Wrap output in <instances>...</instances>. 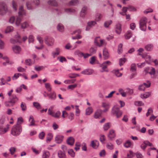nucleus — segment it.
<instances>
[{"label":"nucleus","mask_w":158,"mask_h":158,"mask_svg":"<svg viewBox=\"0 0 158 158\" xmlns=\"http://www.w3.org/2000/svg\"><path fill=\"white\" fill-rule=\"evenodd\" d=\"M45 87L48 92H51L52 89V87L51 84L49 83H46L44 84Z\"/></svg>","instance_id":"35"},{"label":"nucleus","mask_w":158,"mask_h":158,"mask_svg":"<svg viewBox=\"0 0 158 158\" xmlns=\"http://www.w3.org/2000/svg\"><path fill=\"white\" fill-rule=\"evenodd\" d=\"M15 38L16 40L13 39H11L10 40V42L13 44H14L17 42L21 43V36L18 33H17L15 36Z\"/></svg>","instance_id":"11"},{"label":"nucleus","mask_w":158,"mask_h":158,"mask_svg":"<svg viewBox=\"0 0 158 158\" xmlns=\"http://www.w3.org/2000/svg\"><path fill=\"white\" fill-rule=\"evenodd\" d=\"M68 154L72 157L75 156V152L72 149H69L68 151Z\"/></svg>","instance_id":"54"},{"label":"nucleus","mask_w":158,"mask_h":158,"mask_svg":"<svg viewBox=\"0 0 158 158\" xmlns=\"http://www.w3.org/2000/svg\"><path fill=\"white\" fill-rule=\"evenodd\" d=\"M64 136L62 135H57L55 138V141L57 143H61L63 141Z\"/></svg>","instance_id":"14"},{"label":"nucleus","mask_w":158,"mask_h":158,"mask_svg":"<svg viewBox=\"0 0 158 158\" xmlns=\"http://www.w3.org/2000/svg\"><path fill=\"white\" fill-rule=\"evenodd\" d=\"M22 131V127L21 125L17 123L13 126L11 130V134L14 136L19 135Z\"/></svg>","instance_id":"1"},{"label":"nucleus","mask_w":158,"mask_h":158,"mask_svg":"<svg viewBox=\"0 0 158 158\" xmlns=\"http://www.w3.org/2000/svg\"><path fill=\"white\" fill-rule=\"evenodd\" d=\"M48 4L54 6H58L57 2L55 0H49L48 2Z\"/></svg>","instance_id":"36"},{"label":"nucleus","mask_w":158,"mask_h":158,"mask_svg":"<svg viewBox=\"0 0 158 158\" xmlns=\"http://www.w3.org/2000/svg\"><path fill=\"white\" fill-rule=\"evenodd\" d=\"M111 112L112 114L118 118H120L122 114V111L120 110L119 108L116 106L113 107Z\"/></svg>","instance_id":"2"},{"label":"nucleus","mask_w":158,"mask_h":158,"mask_svg":"<svg viewBox=\"0 0 158 158\" xmlns=\"http://www.w3.org/2000/svg\"><path fill=\"white\" fill-rule=\"evenodd\" d=\"M132 35V33L131 31H128L124 35L125 39L127 40L129 39Z\"/></svg>","instance_id":"29"},{"label":"nucleus","mask_w":158,"mask_h":158,"mask_svg":"<svg viewBox=\"0 0 158 158\" xmlns=\"http://www.w3.org/2000/svg\"><path fill=\"white\" fill-rule=\"evenodd\" d=\"M151 93L150 92H146L143 94H141V97L142 98H146L149 97L151 95Z\"/></svg>","instance_id":"33"},{"label":"nucleus","mask_w":158,"mask_h":158,"mask_svg":"<svg viewBox=\"0 0 158 158\" xmlns=\"http://www.w3.org/2000/svg\"><path fill=\"white\" fill-rule=\"evenodd\" d=\"M47 95L51 100H55L56 98V95L55 92L53 91L49 94H47Z\"/></svg>","instance_id":"20"},{"label":"nucleus","mask_w":158,"mask_h":158,"mask_svg":"<svg viewBox=\"0 0 158 158\" xmlns=\"http://www.w3.org/2000/svg\"><path fill=\"white\" fill-rule=\"evenodd\" d=\"M136 67L135 64H132L131 66L130 70L131 72H135L136 71Z\"/></svg>","instance_id":"52"},{"label":"nucleus","mask_w":158,"mask_h":158,"mask_svg":"<svg viewBox=\"0 0 158 158\" xmlns=\"http://www.w3.org/2000/svg\"><path fill=\"white\" fill-rule=\"evenodd\" d=\"M53 135L52 133H48L47 136L46 142L48 143L51 141L53 138Z\"/></svg>","instance_id":"37"},{"label":"nucleus","mask_w":158,"mask_h":158,"mask_svg":"<svg viewBox=\"0 0 158 158\" xmlns=\"http://www.w3.org/2000/svg\"><path fill=\"white\" fill-rule=\"evenodd\" d=\"M57 29L60 32H63L64 30L63 25L61 23H59L57 27Z\"/></svg>","instance_id":"38"},{"label":"nucleus","mask_w":158,"mask_h":158,"mask_svg":"<svg viewBox=\"0 0 158 158\" xmlns=\"http://www.w3.org/2000/svg\"><path fill=\"white\" fill-rule=\"evenodd\" d=\"M28 26V24L26 22L23 23L21 25V28L23 29H25L27 28Z\"/></svg>","instance_id":"63"},{"label":"nucleus","mask_w":158,"mask_h":158,"mask_svg":"<svg viewBox=\"0 0 158 158\" xmlns=\"http://www.w3.org/2000/svg\"><path fill=\"white\" fill-rule=\"evenodd\" d=\"M44 40L45 44L48 46H52L54 44V39L51 37H47Z\"/></svg>","instance_id":"10"},{"label":"nucleus","mask_w":158,"mask_h":158,"mask_svg":"<svg viewBox=\"0 0 158 158\" xmlns=\"http://www.w3.org/2000/svg\"><path fill=\"white\" fill-rule=\"evenodd\" d=\"M103 53L104 59H107L109 57V54L107 49L106 48H104L103 50Z\"/></svg>","instance_id":"22"},{"label":"nucleus","mask_w":158,"mask_h":158,"mask_svg":"<svg viewBox=\"0 0 158 158\" xmlns=\"http://www.w3.org/2000/svg\"><path fill=\"white\" fill-rule=\"evenodd\" d=\"M10 99V102L12 104H14L18 100V98L15 95H13L11 97Z\"/></svg>","instance_id":"16"},{"label":"nucleus","mask_w":158,"mask_h":158,"mask_svg":"<svg viewBox=\"0 0 158 158\" xmlns=\"http://www.w3.org/2000/svg\"><path fill=\"white\" fill-rule=\"evenodd\" d=\"M153 48V45L152 44H148L145 46V48L148 51H151Z\"/></svg>","instance_id":"43"},{"label":"nucleus","mask_w":158,"mask_h":158,"mask_svg":"<svg viewBox=\"0 0 158 158\" xmlns=\"http://www.w3.org/2000/svg\"><path fill=\"white\" fill-rule=\"evenodd\" d=\"M61 150H59L58 152V156L60 158H66V155Z\"/></svg>","instance_id":"23"},{"label":"nucleus","mask_w":158,"mask_h":158,"mask_svg":"<svg viewBox=\"0 0 158 158\" xmlns=\"http://www.w3.org/2000/svg\"><path fill=\"white\" fill-rule=\"evenodd\" d=\"M9 151L11 155H13L16 151V148L14 147H11L9 149Z\"/></svg>","instance_id":"61"},{"label":"nucleus","mask_w":158,"mask_h":158,"mask_svg":"<svg viewBox=\"0 0 158 158\" xmlns=\"http://www.w3.org/2000/svg\"><path fill=\"white\" fill-rule=\"evenodd\" d=\"M74 139L73 137H70L67 140V143L71 145H73L74 143Z\"/></svg>","instance_id":"24"},{"label":"nucleus","mask_w":158,"mask_h":158,"mask_svg":"<svg viewBox=\"0 0 158 158\" xmlns=\"http://www.w3.org/2000/svg\"><path fill=\"white\" fill-rule=\"evenodd\" d=\"M99 145V143L98 141L96 140H94L92 141L90 145L93 148H97Z\"/></svg>","instance_id":"17"},{"label":"nucleus","mask_w":158,"mask_h":158,"mask_svg":"<svg viewBox=\"0 0 158 158\" xmlns=\"http://www.w3.org/2000/svg\"><path fill=\"white\" fill-rule=\"evenodd\" d=\"M123 44H119L118 46V54H121L123 51Z\"/></svg>","instance_id":"44"},{"label":"nucleus","mask_w":158,"mask_h":158,"mask_svg":"<svg viewBox=\"0 0 158 158\" xmlns=\"http://www.w3.org/2000/svg\"><path fill=\"white\" fill-rule=\"evenodd\" d=\"M7 10V9L6 4L3 2H0V14H5Z\"/></svg>","instance_id":"7"},{"label":"nucleus","mask_w":158,"mask_h":158,"mask_svg":"<svg viewBox=\"0 0 158 158\" xmlns=\"http://www.w3.org/2000/svg\"><path fill=\"white\" fill-rule=\"evenodd\" d=\"M112 23L111 20H109L106 21L104 23V26L106 27H108Z\"/></svg>","instance_id":"48"},{"label":"nucleus","mask_w":158,"mask_h":158,"mask_svg":"<svg viewBox=\"0 0 158 158\" xmlns=\"http://www.w3.org/2000/svg\"><path fill=\"white\" fill-rule=\"evenodd\" d=\"M143 85L145 87V88H148L151 86V83L150 81H148L146 82L143 83Z\"/></svg>","instance_id":"56"},{"label":"nucleus","mask_w":158,"mask_h":158,"mask_svg":"<svg viewBox=\"0 0 158 158\" xmlns=\"http://www.w3.org/2000/svg\"><path fill=\"white\" fill-rule=\"evenodd\" d=\"M100 67L102 68V70H100V72H103L105 71L108 72V70L107 69H106L107 68V65L105 64V63H103L100 66Z\"/></svg>","instance_id":"26"},{"label":"nucleus","mask_w":158,"mask_h":158,"mask_svg":"<svg viewBox=\"0 0 158 158\" xmlns=\"http://www.w3.org/2000/svg\"><path fill=\"white\" fill-rule=\"evenodd\" d=\"M142 57L143 58L145 59L146 61L148 63H149L150 61H151V57L150 55L146 54L142 55Z\"/></svg>","instance_id":"25"},{"label":"nucleus","mask_w":158,"mask_h":158,"mask_svg":"<svg viewBox=\"0 0 158 158\" xmlns=\"http://www.w3.org/2000/svg\"><path fill=\"white\" fill-rule=\"evenodd\" d=\"M25 63L26 64L31 66L34 64V62L31 59H28L25 60Z\"/></svg>","instance_id":"49"},{"label":"nucleus","mask_w":158,"mask_h":158,"mask_svg":"<svg viewBox=\"0 0 158 158\" xmlns=\"http://www.w3.org/2000/svg\"><path fill=\"white\" fill-rule=\"evenodd\" d=\"M93 112V109L91 107H89L86 110V114L90 115Z\"/></svg>","instance_id":"45"},{"label":"nucleus","mask_w":158,"mask_h":158,"mask_svg":"<svg viewBox=\"0 0 158 158\" xmlns=\"http://www.w3.org/2000/svg\"><path fill=\"white\" fill-rule=\"evenodd\" d=\"M10 128V125L7 124L5 127L2 125H0V135H2L8 131Z\"/></svg>","instance_id":"9"},{"label":"nucleus","mask_w":158,"mask_h":158,"mask_svg":"<svg viewBox=\"0 0 158 158\" xmlns=\"http://www.w3.org/2000/svg\"><path fill=\"white\" fill-rule=\"evenodd\" d=\"M106 139L105 136L103 135H101L100 136V140L102 143H104V141Z\"/></svg>","instance_id":"64"},{"label":"nucleus","mask_w":158,"mask_h":158,"mask_svg":"<svg viewBox=\"0 0 158 158\" xmlns=\"http://www.w3.org/2000/svg\"><path fill=\"white\" fill-rule=\"evenodd\" d=\"M88 8L87 6H84L82 8L80 13L81 17L84 18L87 14Z\"/></svg>","instance_id":"12"},{"label":"nucleus","mask_w":158,"mask_h":158,"mask_svg":"<svg viewBox=\"0 0 158 158\" xmlns=\"http://www.w3.org/2000/svg\"><path fill=\"white\" fill-rule=\"evenodd\" d=\"M34 2L32 3H31L29 2H27L26 3V6L28 10H31L33 9L34 7V5L36 6L40 4V1L39 0H35Z\"/></svg>","instance_id":"8"},{"label":"nucleus","mask_w":158,"mask_h":158,"mask_svg":"<svg viewBox=\"0 0 158 158\" xmlns=\"http://www.w3.org/2000/svg\"><path fill=\"white\" fill-rule=\"evenodd\" d=\"M60 48H57L55 49V51L53 52L52 53V56L54 58H55L60 54Z\"/></svg>","instance_id":"21"},{"label":"nucleus","mask_w":158,"mask_h":158,"mask_svg":"<svg viewBox=\"0 0 158 158\" xmlns=\"http://www.w3.org/2000/svg\"><path fill=\"white\" fill-rule=\"evenodd\" d=\"M77 86V84L70 85L68 86L67 89H71V90H73Z\"/></svg>","instance_id":"62"},{"label":"nucleus","mask_w":158,"mask_h":158,"mask_svg":"<svg viewBox=\"0 0 158 158\" xmlns=\"http://www.w3.org/2000/svg\"><path fill=\"white\" fill-rule=\"evenodd\" d=\"M74 54L75 55H77L79 57H81L83 55V53L82 52H80L79 50H77L74 52Z\"/></svg>","instance_id":"46"},{"label":"nucleus","mask_w":158,"mask_h":158,"mask_svg":"<svg viewBox=\"0 0 158 158\" xmlns=\"http://www.w3.org/2000/svg\"><path fill=\"white\" fill-rule=\"evenodd\" d=\"M33 106L37 110H40L41 108V106L40 104L36 102H33Z\"/></svg>","instance_id":"41"},{"label":"nucleus","mask_w":158,"mask_h":158,"mask_svg":"<svg viewBox=\"0 0 158 158\" xmlns=\"http://www.w3.org/2000/svg\"><path fill=\"white\" fill-rule=\"evenodd\" d=\"M126 59L125 58L123 57L121 58L119 60V64L120 66L123 65L126 61Z\"/></svg>","instance_id":"51"},{"label":"nucleus","mask_w":158,"mask_h":158,"mask_svg":"<svg viewBox=\"0 0 158 158\" xmlns=\"http://www.w3.org/2000/svg\"><path fill=\"white\" fill-rule=\"evenodd\" d=\"M102 113V110H98L95 113L94 117L95 118H98L101 115Z\"/></svg>","instance_id":"30"},{"label":"nucleus","mask_w":158,"mask_h":158,"mask_svg":"<svg viewBox=\"0 0 158 158\" xmlns=\"http://www.w3.org/2000/svg\"><path fill=\"white\" fill-rule=\"evenodd\" d=\"M79 3L78 0H72L68 3L69 6H75Z\"/></svg>","instance_id":"32"},{"label":"nucleus","mask_w":158,"mask_h":158,"mask_svg":"<svg viewBox=\"0 0 158 158\" xmlns=\"http://www.w3.org/2000/svg\"><path fill=\"white\" fill-rule=\"evenodd\" d=\"M102 18V15L99 13H97L95 15V20L97 21H100Z\"/></svg>","instance_id":"39"},{"label":"nucleus","mask_w":158,"mask_h":158,"mask_svg":"<svg viewBox=\"0 0 158 158\" xmlns=\"http://www.w3.org/2000/svg\"><path fill=\"white\" fill-rule=\"evenodd\" d=\"M147 18L145 17L142 18L139 21V27L142 31H145L146 30L147 26Z\"/></svg>","instance_id":"4"},{"label":"nucleus","mask_w":158,"mask_h":158,"mask_svg":"<svg viewBox=\"0 0 158 158\" xmlns=\"http://www.w3.org/2000/svg\"><path fill=\"white\" fill-rule=\"evenodd\" d=\"M65 11L70 14L75 13L76 12V11L75 10L71 8L65 9Z\"/></svg>","instance_id":"27"},{"label":"nucleus","mask_w":158,"mask_h":158,"mask_svg":"<svg viewBox=\"0 0 158 158\" xmlns=\"http://www.w3.org/2000/svg\"><path fill=\"white\" fill-rule=\"evenodd\" d=\"M96 24V21H92L88 22L87 24L89 26L92 27L94 26Z\"/></svg>","instance_id":"53"},{"label":"nucleus","mask_w":158,"mask_h":158,"mask_svg":"<svg viewBox=\"0 0 158 158\" xmlns=\"http://www.w3.org/2000/svg\"><path fill=\"white\" fill-rule=\"evenodd\" d=\"M14 28L12 26H8L7 27L5 31L6 33H8L13 31Z\"/></svg>","instance_id":"47"},{"label":"nucleus","mask_w":158,"mask_h":158,"mask_svg":"<svg viewBox=\"0 0 158 158\" xmlns=\"http://www.w3.org/2000/svg\"><path fill=\"white\" fill-rule=\"evenodd\" d=\"M147 145L146 141H145L143 142V143L141 144L140 147L142 149L144 150L146 148Z\"/></svg>","instance_id":"58"},{"label":"nucleus","mask_w":158,"mask_h":158,"mask_svg":"<svg viewBox=\"0 0 158 158\" xmlns=\"http://www.w3.org/2000/svg\"><path fill=\"white\" fill-rule=\"evenodd\" d=\"M69 77L71 78H75L77 77H79L80 75L79 74L75 73H69L68 75Z\"/></svg>","instance_id":"40"},{"label":"nucleus","mask_w":158,"mask_h":158,"mask_svg":"<svg viewBox=\"0 0 158 158\" xmlns=\"http://www.w3.org/2000/svg\"><path fill=\"white\" fill-rule=\"evenodd\" d=\"M13 51L16 53L19 54L21 51V48L19 46L14 45L12 47Z\"/></svg>","instance_id":"18"},{"label":"nucleus","mask_w":158,"mask_h":158,"mask_svg":"<svg viewBox=\"0 0 158 158\" xmlns=\"http://www.w3.org/2000/svg\"><path fill=\"white\" fill-rule=\"evenodd\" d=\"M94 72L93 70L91 69H86L81 72V73L84 75H90Z\"/></svg>","instance_id":"15"},{"label":"nucleus","mask_w":158,"mask_h":158,"mask_svg":"<svg viewBox=\"0 0 158 158\" xmlns=\"http://www.w3.org/2000/svg\"><path fill=\"white\" fill-rule=\"evenodd\" d=\"M103 129L105 131L107 130L110 128V125L109 123H105L103 126Z\"/></svg>","instance_id":"60"},{"label":"nucleus","mask_w":158,"mask_h":158,"mask_svg":"<svg viewBox=\"0 0 158 158\" xmlns=\"http://www.w3.org/2000/svg\"><path fill=\"white\" fill-rule=\"evenodd\" d=\"M29 121L30 123L29 125V126H34L35 125V121L34 120L33 116L30 115V116L29 119Z\"/></svg>","instance_id":"31"},{"label":"nucleus","mask_w":158,"mask_h":158,"mask_svg":"<svg viewBox=\"0 0 158 158\" xmlns=\"http://www.w3.org/2000/svg\"><path fill=\"white\" fill-rule=\"evenodd\" d=\"M106 146L107 148L110 150H112L114 148L113 145L111 143H107Z\"/></svg>","instance_id":"59"},{"label":"nucleus","mask_w":158,"mask_h":158,"mask_svg":"<svg viewBox=\"0 0 158 158\" xmlns=\"http://www.w3.org/2000/svg\"><path fill=\"white\" fill-rule=\"evenodd\" d=\"M94 42L95 44L99 47H101L106 44L104 40L100 39L99 37H96L95 39Z\"/></svg>","instance_id":"5"},{"label":"nucleus","mask_w":158,"mask_h":158,"mask_svg":"<svg viewBox=\"0 0 158 158\" xmlns=\"http://www.w3.org/2000/svg\"><path fill=\"white\" fill-rule=\"evenodd\" d=\"M121 25L119 23H117L115 26V31L118 34L121 33L122 31Z\"/></svg>","instance_id":"13"},{"label":"nucleus","mask_w":158,"mask_h":158,"mask_svg":"<svg viewBox=\"0 0 158 158\" xmlns=\"http://www.w3.org/2000/svg\"><path fill=\"white\" fill-rule=\"evenodd\" d=\"M48 114L56 118H59L61 114V112L59 110L57 111L56 113L53 111L52 110L49 108L48 110Z\"/></svg>","instance_id":"6"},{"label":"nucleus","mask_w":158,"mask_h":158,"mask_svg":"<svg viewBox=\"0 0 158 158\" xmlns=\"http://www.w3.org/2000/svg\"><path fill=\"white\" fill-rule=\"evenodd\" d=\"M50 155L49 152L48 151H45L43 152L42 158H49Z\"/></svg>","instance_id":"34"},{"label":"nucleus","mask_w":158,"mask_h":158,"mask_svg":"<svg viewBox=\"0 0 158 158\" xmlns=\"http://www.w3.org/2000/svg\"><path fill=\"white\" fill-rule=\"evenodd\" d=\"M45 135V133L44 131H42L39 135V137L41 139H43Z\"/></svg>","instance_id":"57"},{"label":"nucleus","mask_w":158,"mask_h":158,"mask_svg":"<svg viewBox=\"0 0 158 158\" xmlns=\"http://www.w3.org/2000/svg\"><path fill=\"white\" fill-rule=\"evenodd\" d=\"M127 156V158H132L134 156V154L132 151H130Z\"/></svg>","instance_id":"55"},{"label":"nucleus","mask_w":158,"mask_h":158,"mask_svg":"<svg viewBox=\"0 0 158 158\" xmlns=\"http://www.w3.org/2000/svg\"><path fill=\"white\" fill-rule=\"evenodd\" d=\"M102 107L105 108L103 110V111L105 112L108 110L109 108V105L107 103L102 102Z\"/></svg>","instance_id":"28"},{"label":"nucleus","mask_w":158,"mask_h":158,"mask_svg":"<svg viewBox=\"0 0 158 158\" xmlns=\"http://www.w3.org/2000/svg\"><path fill=\"white\" fill-rule=\"evenodd\" d=\"M115 136V131L114 130L111 129L110 130L108 134V137L110 139L114 138Z\"/></svg>","instance_id":"19"},{"label":"nucleus","mask_w":158,"mask_h":158,"mask_svg":"<svg viewBox=\"0 0 158 158\" xmlns=\"http://www.w3.org/2000/svg\"><path fill=\"white\" fill-rule=\"evenodd\" d=\"M19 16L17 17L15 21V24L17 26H19L21 21V19L20 17V15H25V12L22 6H21L19 8Z\"/></svg>","instance_id":"3"},{"label":"nucleus","mask_w":158,"mask_h":158,"mask_svg":"<svg viewBox=\"0 0 158 158\" xmlns=\"http://www.w3.org/2000/svg\"><path fill=\"white\" fill-rule=\"evenodd\" d=\"M75 107L76 115L77 116H78L79 115L80 113V110L79 108V106L77 105H76Z\"/></svg>","instance_id":"50"},{"label":"nucleus","mask_w":158,"mask_h":158,"mask_svg":"<svg viewBox=\"0 0 158 158\" xmlns=\"http://www.w3.org/2000/svg\"><path fill=\"white\" fill-rule=\"evenodd\" d=\"M131 145V143L129 140H127L123 144L124 146L126 148H130Z\"/></svg>","instance_id":"42"}]
</instances>
